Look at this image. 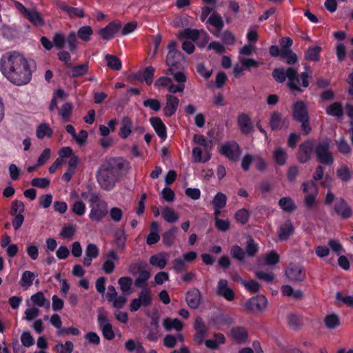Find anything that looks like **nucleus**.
I'll list each match as a JSON object with an SVG mask.
<instances>
[{
	"instance_id": "nucleus-2",
	"label": "nucleus",
	"mask_w": 353,
	"mask_h": 353,
	"mask_svg": "<svg viewBox=\"0 0 353 353\" xmlns=\"http://www.w3.org/2000/svg\"><path fill=\"white\" fill-rule=\"evenodd\" d=\"M130 169L128 161L121 157L111 158L103 163L96 173L99 187L106 191L112 190L118 180Z\"/></svg>"
},
{
	"instance_id": "nucleus-8",
	"label": "nucleus",
	"mask_w": 353,
	"mask_h": 353,
	"mask_svg": "<svg viewBox=\"0 0 353 353\" xmlns=\"http://www.w3.org/2000/svg\"><path fill=\"white\" fill-rule=\"evenodd\" d=\"M302 190L306 194L305 196V205L312 209L316 205V197L318 194V189L314 181H310L304 182L302 184Z\"/></svg>"
},
{
	"instance_id": "nucleus-34",
	"label": "nucleus",
	"mask_w": 353,
	"mask_h": 353,
	"mask_svg": "<svg viewBox=\"0 0 353 353\" xmlns=\"http://www.w3.org/2000/svg\"><path fill=\"white\" fill-rule=\"evenodd\" d=\"M184 336L183 334L178 333L176 335L167 334L163 338V345L168 348H173L176 345L177 341L183 342Z\"/></svg>"
},
{
	"instance_id": "nucleus-15",
	"label": "nucleus",
	"mask_w": 353,
	"mask_h": 353,
	"mask_svg": "<svg viewBox=\"0 0 353 353\" xmlns=\"http://www.w3.org/2000/svg\"><path fill=\"white\" fill-rule=\"evenodd\" d=\"M221 152L231 160H236L240 155L239 145L234 141H229L221 146Z\"/></svg>"
},
{
	"instance_id": "nucleus-55",
	"label": "nucleus",
	"mask_w": 353,
	"mask_h": 353,
	"mask_svg": "<svg viewBox=\"0 0 353 353\" xmlns=\"http://www.w3.org/2000/svg\"><path fill=\"white\" fill-rule=\"evenodd\" d=\"M325 324L328 329H335L339 324V319L337 315L331 314L325 316L324 319Z\"/></svg>"
},
{
	"instance_id": "nucleus-21",
	"label": "nucleus",
	"mask_w": 353,
	"mask_h": 353,
	"mask_svg": "<svg viewBox=\"0 0 353 353\" xmlns=\"http://www.w3.org/2000/svg\"><path fill=\"white\" fill-rule=\"evenodd\" d=\"M288 119L279 112H274L270 119V125L272 130H278L288 126Z\"/></svg>"
},
{
	"instance_id": "nucleus-59",
	"label": "nucleus",
	"mask_w": 353,
	"mask_h": 353,
	"mask_svg": "<svg viewBox=\"0 0 353 353\" xmlns=\"http://www.w3.org/2000/svg\"><path fill=\"white\" fill-rule=\"evenodd\" d=\"M176 232L177 228L176 227H172L170 230L165 232L162 236L163 243L168 246L171 245Z\"/></svg>"
},
{
	"instance_id": "nucleus-60",
	"label": "nucleus",
	"mask_w": 353,
	"mask_h": 353,
	"mask_svg": "<svg viewBox=\"0 0 353 353\" xmlns=\"http://www.w3.org/2000/svg\"><path fill=\"white\" fill-rule=\"evenodd\" d=\"M227 203V196L225 194L221 192L217 193L213 200H212V204L214 207L218 208H224Z\"/></svg>"
},
{
	"instance_id": "nucleus-48",
	"label": "nucleus",
	"mask_w": 353,
	"mask_h": 353,
	"mask_svg": "<svg viewBox=\"0 0 353 353\" xmlns=\"http://www.w3.org/2000/svg\"><path fill=\"white\" fill-rule=\"evenodd\" d=\"M321 48L318 46L310 47L305 52V59L308 61H318Z\"/></svg>"
},
{
	"instance_id": "nucleus-12",
	"label": "nucleus",
	"mask_w": 353,
	"mask_h": 353,
	"mask_svg": "<svg viewBox=\"0 0 353 353\" xmlns=\"http://www.w3.org/2000/svg\"><path fill=\"white\" fill-rule=\"evenodd\" d=\"M268 305V300L263 295L250 298L245 303V308L252 312L263 311Z\"/></svg>"
},
{
	"instance_id": "nucleus-25",
	"label": "nucleus",
	"mask_w": 353,
	"mask_h": 353,
	"mask_svg": "<svg viewBox=\"0 0 353 353\" xmlns=\"http://www.w3.org/2000/svg\"><path fill=\"white\" fill-rule=\"evenodd\" d=\"M293 117L297 121L308 119V114L305 104L303 101H297L293 105Z\"/></svg>"
},
{
	"instance_id": "nucleus-28",
	"label": "nucleus",
	"mask_w": 353,
	"mask_h": 353,
	"mask_svg": "<svg viewBox=\"0 0 353 353\" xmlns=\"http://www.w3.org/2000/svg\"><path fill=\"white\" fill-rule=\"evenodd\" d=\"M334 210L343 219H347L352 214V210L347 203L343 199L337 200L334 205Z\"/></svg>"
},
{
	"instance_id": "nucleus-35",
	"label": "nucleus",
	"mask_w": 353,
	"mask_h": 353,
	"mask_svg": "<svg viewBox=\"0 0 353 353\" xmlns=\"http://www.w3.org/2000/svg\"><path fill=\"white\" fill-rule=\"evenodd\" d=\"M132 120L128 117H123L121 121L119 136L123 139H127L132 133Z\"/></svg>"
},
{
	"instance_id": "nucleus-62",
	"label": "nucleus",
	"mask_w": 353,
	"mask_h": 353,
	"mask_svg": "<svg viewBox=\"0 0 353 353\" xmlns=\"http://www.w3.org/2000/svg\"><path fill=\"white\" fill-rule=\"evenodd\" d=\"M84 339L85 341L90 345H99L100 343V336L94 332H88L85 336Z\"/></svg>"
},
{
	"instance_id": "nucleus-58",
	"label": "nucleus",
	"mask_w": 353,
	"mask_h": 353,
	"mask_svg": "<svg viewBox=\"0 0 353 353\" xmlns=\"http://www.w3.org/2000/svg\"><path fill=\"white\" fill-rule=\"evenodd\" d=\"M235 219L241 224H245L250 217V212L245 208L238 210L234 215Z\"/></svg>"
},
{
	"instance_id": "nucleus-10",
	"label": "nucleus",
	"mask_w": 353,
	"mask_h": 353,
	"mask_svg": "<svg viewBox=\"0 0 353 353\" xmlns=\"http://www.w3.org/2000/svg\"><path fill=\"white\" fill-rule=\"evenodd\" d=\"M97 323L103 337L108 341L112 340L115 334L112 326L105 314L99 313L98 314Z\"/></svg>"
},
{
	"instance_id": "nucleus-17",
	"label": "nucleus",
	"mask_w": 353,
	"mask_h": 353,
	"mask_svg": "<svg viewBox=\"0 0 353 353\" xmlns=\"http://www.w3.org/2000/svg\"><path fill=\"white\" fill-rule=\"evenodd\" d=\"M208 23L216 28L215 30L208 29L210 32L216 37H219L220 32L224 26V22L221 14L216 12H213L208 19L207 24ZM208 28H209L208 27Z\"/></svg>"
},
{
	"instance_id": "nucleus-24",
	"label": "nucleus",
	"mask_w": 353,
	"mask_h": 353,
	"mask_svg": "<svg viewBox=\"0 0 353 353\" xmlns=\"http://www.w3.org/2000/svg\"><path fill=\"white\" fill-rule=\"evenodd\" d=\"M201 295L200 291L196 288L189 290L185 296V300L188 306L191 308H197L201 303Z\"/></svg>"
},
{
	"instance_id": "nucleus-54",
	"label": "nucleus",
	"mask_w": 353,
	"mask_h": 353,
	"mask_svg": "<svg viewBox=\"0 0 353 353\" xmlns=\"http://www.w3.org/2000/svg\"><path fill=\"white\" fill-rule=\"evenodd\" d=\"M138 299L143 304V306H148L152 303L151 292L149 289L143 288L139 294Z\"/></svg>"
},
{
	"instance_id": "nucleus-50",
	"label": "nucleus",
	"mask_w": 353,
	"mask_h": 353,
	"mask_svg": "<svg viewBox=\"0 0 353 353\" xmlns=\"http://www.w3.org/2000/svg\"><path fill=\"white\" fill-rule=\"evenodd\" d=\"M281 291L285 296H290L294 299H300L303 296L301 290H294V289L288 285H283L281 288Z\"/></svg>"
},
{
	"instance_id": "nucleus-61",
	"label": "nucleus",
	"mask_w": 353,
	"mask_h": 353,
	"mask_svg": "<svg viewBox=\"0 0 353 353\" xmlns=\"http://www.w3.org/2000/svg\"><path fill=\"white\" fill-rule=\"evenodd\" d=\"M281 57L285 59L288 64H294L297 61V57L295 53L290 50H281Z\"/></svg>"
},
{
	"instance_id": "nucleus-14",
	"label": "nucleus",
	"mask_w": 353,
	"mask_h": 353,
	"mask_svg": "<svg viewBox=\"0 0 353 353\" xmlns=\"http://www.w3.org/2000/svg\"><path fill=\"white\" fill-rule=\"evenodd\" d=\"M121 28V22L119 21H114L110 22L105 28L100 29L99 34L103 40H110L114 37Z\"/></svg>"
},
{
	"instance_id": "nucleus-29",
	"label": "nucleus",
	"mask_w": 353,
	"mask_h": 353,
	"mask_svg": "<svg viewBox=\"0 0 353 353\" xmlns=\"http://www.w3.org/2000/svg\"><path fill=\"white\" fill-rule=\"evenodd\" d=\"M313 142L312 141H306L300 145V151L299 158L301 163L308 161L313 151Z\"/></svg>"
},
{
	"instance_id": "nucleus-44",
	"label": "nucleus",
	"mask_w": 353,
	"mask_h": 353,
	"mask_svg": "<svg viewBox=\"0 0 353 353\" xmlns=\"http://www.w3.org/2000/svg\"><path fill=\"white\" fill-rule=\"evenodd\" d=\"M325 111L328 115L336 117H341L343 114L342 105L339 102H334L327 107Z\"/></svg>"
},
{
	"instance_id": "nucleus-52",
	"label": "nucleus",
	"mask_w": 353,
	"mask_h": 353,
	"mask_svg": "<svg viewBox=\"0 0 353 353\" xmlns=\"http://www.w3.org/2000/svg\"><path fill=\"white\" fill-rule=\"evenodd\" d=\"M74 349L73 343L67 341L65 343L59 342L54 346V350L58 353H72Z\"/></svg>"
},
{
	"instance_id": "nucleus-22",
	"label": "nucleus",
	"mask_w": 353,
	"mask_h": 353,
	"mask_svg": "<svg viewBox=\"0 0 353 353\" xmlns=\"http://www.w3.org/2000/svg\"><path fill=\"white\" fill-rule=\"evenodd\" d=\"M216 293L228 301H232L234 299V293L232 289L228 286V281L225 279H220L219 281Z\"/></svg>"
},
{
	"instance_id": "nucleus-45",
	"label": "nucleus",
	"mask_w": 353,
	"mask_h": 353,
	"mask_svg": "<svg viewBox=\"0 0 353 353\" xmlns=\"http://www.w3.org/2000/svg\"><path fill=\"white\" fill-rule=\"evenodd\" d=\"M89 70V65L88 63L75 65L71 68V77L76 78L82 77L87 74Z\"/></svg>"
},
{
	"instance_id": "nucleus-51",
	"label": "nucleus",
	"mask_w": 353,
	"mask_h": 353,
	"mask_svg": "<svg viewBox=\"0 0 353 353\" xmlns=\"http://www.w3.org/2000/svg\"><path fill=\"white\" fill-rule=\"evenodd\" d=\"M162 216L168 223H174L179 219V215L172 209L165 207L162 210Z\"/></svg>"
},
{
	"instance_id": "nucleus-23",
	"label": "nucleus",
	"mask_w": 353,
	"mask_h": 353,
	"mask_svg": "<svg viewBox=\"0 0 353 353\" xmlns=\"http://www.w3.org/2000/svg\"><path fill=\"white\" fill-rule=\"evenodd\" d=\"M99 254V250L98 247L94 243H89L87 245L85 250V256L83 258V265L88 267L91 265L94 259L98 257Z\"/></svg>"
},
{
	"instance_id": "nucleus-18",
	"label": "nucleus",
	"mask_w": 353,
	"mask_h": 353,
	"mask_svg": "<svg viewBox=\"0 0 353 353\" xmlns=\"http://www.w3.org/2000/svg\"><path fill=\"white\" fill-rule=\"evenodd\" d=\"M194 328L196 330V334L194 336V341L195 343L201 344L203 343V339L207 334L206 325L201 317H196L194 324Z\"/></svg>"
},
{
	"instance_id": "nucleus-63",
	"label": "nucleus",
	"mask_w": 353,
	"mask_h": 353,
	"mask_svg": "<svg viewBox=\"0 0 353 353\" xmlns=\"http://www.w3.org/2000/svg\"><path fill=\"white\" fill-rule=\"evenodd\" d=\"M72 105L70 103H65L61 107L59 114L61 116L64 121H68L71 115Z\"/></svg>"
},
{
	"instance_id": "nucleus-30",
	"label": "nucleus",
	"mask_w": 353,
	"mask_h": 353,
	"mask_svg": "<svg viewBox=\"0 0 353 353\" xmlns=\"http://www.w3.org/2000/svg\"><path fill=\"white\" fill-rule=\"evenodd\" d=\"M294 232V226L290 220L285 221L279 228L278 232L281 241H286Z\"/></svg>"
},
{
	"instance_id": "nucleus-6",
	"label": "nucleus",
	"mask_w": 353,
	"mask_h": 353,
	"mask_svg": "<svg viewBox=\"0 0 353 353\" xmlns=\"http://www.w3.org/2000/svg\"><path fill=\"white\" fill-rule=\"evenodd\" d=\"M176 44L174 41L170 42L168 45V53L166 58V64L169 67L168 71L171 72L172 68L180 69L183 68L185 63L183 54L176 50Z\"/></svg>"
},
{
	"instance_id": "nucleus-3",
	"label": "nucleus",
	"mask_w": 353,
	"mask_h": 353,
	"mask_svg": "<svg viewBox=\"0 0 353 353\" xmlns=\"http://www.w3.org/2000/svg\"><path fill=\"white\" fill-rule=\"evenodd\" d=\"M272 76L279 83H283L288 79V85L292 92H302L301 87L307 88L309 85L307 71L299 75L297 70L291 67L287 69L276 68L273 71Z\"/></svg>"
},
{
	"instance_id": "nucleus-1",
	"label": "nucleus",
	"mask_w": 353,
	"mask_h": 353,
	"mask_svg": "<svg viewBox=\"0 0 353 353\" xmlns=\"http://www.w3.org/2000/svg\"><path fill=\"white\" fill-rule=\"evenodd\" d=\"M0 71L10 82L18 86L28 84L32 79L28 60L18 52H9L2 55Z\"/></svg>"
},
{
	"instance_id": "nucleus-43",
	"label": "nucleus",
	"mask_w": 353,
	"mask_h": 353,
	"mask_svg": "<svg viewBox=\"0 0 353 353\" xmlns=\"http://www.w3.org/2000/svg\"><path fill=\"white\" fill-rule=\"evenodd\" d=\"M288 155L285 150L280 147L275 149L273 152V159L279 165H283L286 162Z\"/></svg>"
},
{
	"instance_id": "nucleus-11",
	"label": "nucleus",
	"mask_w": 353,
	"mask_h": 353,
	"mask_svg": "<svg viewBox=\"0 0 353 353\" xmlns=\"http://www.w3.org/2000/svg\"><path fill=\"white\" fill-rule=\"evenodd\" d=\"M119 261V256L117 252L113 249L108 250L105 254V261L102 265L103 271L108 274L112 273Z\"/></svg>"
},
{
	"instance_id": "nucleus-39",
	"label": "nucleus",
	"mask_w": 353,
	"mask_h": 353,
	"mask_svg": "<svg viewBox=\"0 0 353 353\" xmlns=\"http://www.w3.org/2000/svg\"><path fill=\"white\" fill-rule=\"evenodd\" d=\"M151 276L148 270H141L139 272L137 278L135 279L134 285L139 288H147V282Z\"/></svg>"
},
{
	"instance_id": "nucleus-49",
	"label": "nucleus",
	"mask_w": 353,
	"mask_h": 353,
	"mask_svg": "<svg viewBox=\"0 0 353 353\" xmlns=\"http://www.w3.org/2000/svg\"><path fill=\"white\" fill-rule=\"evenodd\" d=\"M192 157L195 163H205L209 160H205L207 156L204 152V148L201 147H194L192 149Z\"/></svg>"
},
{
	"instance_id": "nucleus-31",
	"label": "nucleus",
	"mask_w": 353,
	"mask_h": 353,
	"mask_svg": "<svg viewBox=\"0 0 353 353\" xmlns=\"http://www.w3.org/2000/svg\"><path fill=\"white\" fill-rule=\"evenodd\" d=\"M150 121L158 136L163 140L165 139L167 137L166 128L162 120L159 117H152Z\"/></svg>"
},
{
	"instance_id": "nucleus-37",
	"label": "nucleus",
	"mask_w": 353,
	"mask_h": 353,
	"mask_svg": "<svg viewBox=\"0 0 353 353\" xmlns=\"http://www.w3.org/2000/svg\"><path fill=\"white\" fill-rule=\"evenodd\" d=\"M120 290L124 295H130L132 294V279L129 276L121 277L118 280Z\"/></svg>"
},
{
	"instance_id": "nucleus-36",
	"label": "nucleus",
	"mask_w": 353,
	"mask_h": 353,
	"mask_svg": "<svg viewBox=\"0 0 353 353\" xmlns=\"http://www.w3.org/2000/svg\"><path fill=\"white\" fill-rule=\"evenodd\" d=\"M52 133V129L47 123H40L36 129V136L39 139H42L44 137L50 138Z\"/></svg>"
},
{
	"instance_id": "nucleus-5",
	"label": "nucleus",
	"mask_w": 353,
	"mask_h": 353,
	"mask_svg": "<svg viewBox=\"0 0 353 353\" xmlns=\"http://www.w3.org/2000/svg\"><path fill=\"white\" fill-rule=\"evenodd\" d=\"M14 4L17 10L23 14L33 26L41 27L45 25V21L41 14L35 8H27L21 3L17 1H14Z\"/></svg>"
},
{
	"instance_id": "nucleus-47",
	"label": "nucleus",
	"mask_w": 353,
	"mask_h": 353,
	"mask_svg": "<svg viewBox=\"0 0 353 353\" xmlns=\"http://www.w3.org/2000/svg\"><path fill=\"white\" fill-rule=\"evenodd\" d=\"M105 59L107 62V65L114 70H120L121 69V60L114 55L107 54L105 57Z\"/></svg>"
},
{
	"instance_id": "nucleus-56",
	"label": "nucleus",
	"mask_w": 353,
	"mask_h": 353,
	"mask_svg": "<svg viewBox=\"0 0 353 353\" xmlns=\"http://www.w3.org/2000/svg\"><path fill=\"white\" fill-rule=\"evenodd\" d=\"M52 42L54 46L60 50L64 48L66 39L62 32H57L54 34Z\"/></svg>"
},
{
	"instance_id": "nucleus-41",
	"label": "nucleus",
	"mask_w": 353,
	"mask_h": 353,
	"mask_svg": "<svg viewBox=\"0 0 353 353\" xmlns=\"http://www.w3.org/2000/svg\"><path fill=\"white\" fill-rule=\"evenodd\" d=\"M114 242L117 248L123 251L125 249L126 235L123 229L117 231L114 233Z\"/></svg>"
},
{
	"instance_id": "nucleus-27",
	"label": "nucleus",
	"mask_w": 353,
	"mask_h": 353,
	"mask_svg": "<svg viewBox=\"0 0 353 353\" xmlns=\"http://www.w3.org/2000/svg\"><path fill=\"white\" fill-rule=\"evenodd\" d=\"M162 325L166 331L170 332L175 330L180 332L183 328V323L178 319H172L170 317L165 318L162 321Z\"/></svg>"
},
{
	"instance_id": "nucleus-26",
	"label": "nucleus",
	"mask_w": 353,
	"mask_h": 353,
	"mask_svg": "<svg viewBox=\"0 0 353 353\" xmlns=\"http://www.w3.org/2000/svg\"><path fill=\"white\" fill-rule=\"evenodd\" d=\"M57 6L65 12L70 17H83L84 12L81 8H74L68 6L65 2H58Z\"/></svg>"
},
{
	"instance_id": "nucleus-64",
	"label": "nucleus",
	"mask_w": 353,
	"mask_h": 353,
	"mask_svg": "<svg viewBox=\"0 0 353 353\" xmlns=\"http://www.w3.org/2000/svg\"><path fill=\"white\" fill-rule=\"evenodd\" d=\"M143 105L154 112H158L161 109V103L159 100L156 99H148L143 101Z\"/></svg>"
},
{
	"instance_id": "nucleus-40",
	"label": "nucleus",
	"mask_w": 353,
	"mask_h": 353,
	"mask_svg": "<svg viewBox=\"0 0 353 353\" xmlns=\"http://www.w3.org/2000/svg\"><path fill=\"white\" fill-rule=\"evenodd\" d=\"M279 205L286 212H292L296 209V205L290 196H285L279 201Z\"/></svg>"
},
{
	"instance_id": "nucleus-4",
	"label": "nucleus",
	"mask_w": 353,
	"mask_h": 353,
	"mask_svg": "<svg viewBox=\"0 0 353 353\" xmlns=\"http://www.w3.org/2000/svg\"><path fill=\"white\" fill-rule=\"evenodd\" d=\"M174 69L175 68H172V70L171 72L168 71V69L166 70L165 74H171L173 75L174 79L177 82V84L173 83L172 79L168 77H161L157 79L154 82V86L157 89L167 88L168 90L171 93H176V92H183L185 89V83L186 81L185 75L181 72H178L174 73Z\"/></svg>"
},
{
	"instance_id": "nucleus-38",
	"label": "nucleus",
	"mask_w": 353,
	"mask_h": 353,
	"mask_svg": "<svg viewBox=\"0 0 353 353\" xmlns=\"http://www.w3.org/2000/svg\"><path fill=\"white\" fill-rule=\"evenodd\" d=\"M231 337L238 343H244L247 340L248 333L243 327H233L230 331Z\"/></svg>"
},
{
	"instance_id": "nucleus-20",
	"label": "nucleus",
	"mask_w": 353,
	"mask_h": 353,
	"mask_svg": "<svg viewBox=\"0 0 353 353\" xmlns=\"http://www.w3.org/2000/svg\"><path fill=\"white\" fill-rule=\"evenodd\" d=\"M180 37L190 39L192 41L198 39L199 37H202L205 45L209 39L208 34L203 31H199L195 29L186 28L180 32Z\"/></svg>"
},
{
	"instance_id": "nucleus-53",
	"label": "nucleus",
	"mask_w": 353,
	"mask_h": 353,
	"mask_svg": "<svg viewBox=\"0 0 353 353\" xmlns=\"http://www.w3.org/2000/svg\"><path fill=\"white\" fill-rule=\"evenodd\" d=\"M93 34L92 28L89 26H84L81 27L77 32V35L79 39L87 42L90 40V36Z\"/></svg>"
},
{
	"instance_id": "nucleus-13",
	"label": "nucleus",
	"mask_w": 353,
	"mask_h": 353,
	"mask_svg": "<svg viewBox=\"0 0 353 353\" xmlns=\"http://www.w3.org/2000/svg\"><path fill=\"white\" fill-rule=\"evenodd\" d=\"M285 275L290 281L299 282L305 279V272L301 265L290 264L285 270Z\"/></svg>"
},
{
	"instance_id": "nucleus-19",
	"label": "nucleus",
	"mask_w": 353,
	"mask_h": 353,
	"mask_svg": "<svg viewBox=\"0 0 353 353\" xmlns=\"http://www.w3.org/2000/svg\"><path fill=\"white\" fill-rule=\"evenodd\" d=\"M193 142L196 144V147L204 148V152L207 156L205 160H210L211 158V150L212 148V143L210 140L206 139L204 136L201 134H195L193 137Z\"/></svg>"
},
{
	"instance_id": "nucleus-42",
	"label": "nucleus",
	"mask_w": 353,
	"mask_h": 353,
	"mask_svg": "<svg viewBox=\"0 0 353 353\" xmlns=\"http://www.w3.org/2000/svg\"><path fill=\"white\" fill-rule=\"evenodd\" d=\"M32 303L39 307H50V301L47 300L42 292H38L31 296Z\"/></svg>"
},
{
	"instance_id": "nucleus-7",
	"label": "nucleus",
	"mask_w": 353,
	"mask_h": 353,
	"mask_svg": "<svg viewBox=\"0 0 353 353\" xmlns=\"http://www.w3.org/2000/svg\"><path fill=\"white\" fill-rule=\"evenodd\" d=\"M108 203L99 196L97 201L90 204V212L89 218L94 222L99 223L104 219L108 213Z\"/></svg>"
},
{
	"instance_id": "nucleus-57",
	"label": "nucleus",
	"mask_w": 353,
	"mask_h": 353,
	"mask_svg": "<svg viewBox=\"0 0 353 353\" xmlns=\"http://www.w3.org/2000/svg\"><path fill=\"white\" fill-rule=\"evenodd\" d=\"M263 259L264 263L268 265H274L279 261V256L274 251H271L270 253L264 255Z\"/></svg>"
},
{
	"instance_id": "nucleus-32",
	"label": "nucleus",
	"mask_w": 353,
	"mask_h": 353,
	"mask_svg": "<svg viewBox=\"0 0 353 353\" xmlns=\"http://www.w3.org/2000/svg\"><path fill=\"white\" fill-rule=\"evenodd\" d=\"M238 125L244 134H249L253 129L250 118L245 114H241L238 117Z\"/></svg>"
},
{
	"instance_id": "nucleus-9",
	"label": "nucleus",
	"mask_w": 353,
	"mask_h": 353,
	"mask_svg": "<svg viewBox=\"0 0 353 353\" xmlns=\"http://www.w3.org/2000/svg\"><path fill=\"white\" fill-rule=\"evenodd\" d=\"M330 142L323 141L316 145L315 152L319 161L325 165H331L333 163L332 153L329 150Z\"/></svg>"
},
{
	"instance_id": "nucleus-46",
	"label": "nucleus",
	"mask_w": 353,
	"mask_h": 353,
	"mask_svg": "<svg viewBox=\"0 0 353 353\" xmlns=\"http://www.w3.org/2000/svg\"><path fill=\"white\" fill-rule=\"evenodd\" d=\"M37 275L30 271H25L21 277L19 281V285L21 287H29L32 285L33 281L36 278Z\"/></svg>"
},
{
	"instance_id": "nucleus-33",
	"label": "nucleus",
	"mask_w": 353,
	"mask_h": 353,
	"mask_svg": "<svg viewBox=\"0 0 353 353\" xmlns=\"http://www.w3.org/2000/svg\"><path fill=\"white\" fill-rule=\"evenodd\" d=\"M150 263L161 270L163 269L167 265L166 254L159 252L154 254L150 258Z\"/></svg>"
},
{
	"instance_id": "nucleus-16",
	"label": "nucleus",
	"mask_w": 353,
	"mask_h": 353,
	"mask_svg": "<svg viewBox=\"0 0 353 353\" xmlns=\"http://www.w3.org/2000/svg\"><path fill=\"white\" fill-rule=\"evenodd\" d=\"M166 102L163 108V113L165 117H171L176 112L179 99L174 95L168 94L165 95Z\"/></svg>"
}]
</instances>
